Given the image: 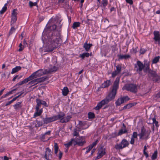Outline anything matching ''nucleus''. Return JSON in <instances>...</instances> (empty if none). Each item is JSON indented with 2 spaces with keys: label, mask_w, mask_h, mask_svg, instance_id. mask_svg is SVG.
I'll list each match as a JSON object with an SVG mask.
<instances>
[{
  "label": "nucleus",
  "mask_w": 160,
  "mask_h": 160,
  "mask_svg": "<svg viewBox=\"0 0 160 160\" xmlns=\"http://www.w3.org/2000/svg\"><path fill=\"white\" fill-rule=\"evenodd\" d=\"M57 26L53 25L50 27V29L53 31L49 32L47 35L46 45L48 52H52L60 44L61 41L60 32L56 30Z\"/></svg>",
  "instance_id": "nucleus-1"
},
{
  "label": "nucleus",
  "mask_w": 160,
  "mask_h": 160,
  "mask_svg": "<svg viewBox=\"0 0 160 160\" xmlns=\"http://www.w3.org/2000/svg\"><path fill=\"white\" fill-rule=\"evenodd\" d=\"M119 78H116L114 81L111 90L108 95L106 98L102 100L100 102L98 103L94 109L98 110L100 109L102 106L108 104L110 101L114 99L117 92V90L119 87Z\"/></svg>",
  "instance_id": "nucleus-2"
},
{
  "label": "nucleus",
  "mask_w": 160,
  "mask_h": 160,
  "mask_svg": "<svg viewBox=\"0 0 160 160\" xmlns=\"http://www.w3.org/2000/svg\"><path fill=\"white\" fill-rule=\"evenodd\" d=\"M143 64L140 61H138L137 63L134 65V69L136 72L140 75H142V72L143 70L144 72H147L149 70V66L150 65V62L146 60H144Z\"/></svg>",
  "instance_id": "nucleus-3"
},
{
  "label": "nucleus",
  "mask_w": 160,
  "mask_h": 160,
  "mask_svg": "<svg viewBox=\"0 0 160 160\" xmlns=\"http://www.w3.org/2000/svg\"><path fill=\"white\" fill-rule=\"evenodd\" d=\"M122 89L134 93H136L138 91L137 86L133 84H126L122 88Z\"/></svg>",
  "instance_id": "nucleus-4"
},
{
  "label": "nucleus",
  "mask_w": 160,
  "mask_h": 160,
  "mask_svg": "<svg viewBox=\"0 0 160 160\" xmlns=\"http://www.w3.org/2000/svg\"><path fill=\"white\" fill-rule=\"evenodd\" d=\"M129 144V142L125 139H123L119 144H116L114 148L118 150H122V149L128 147Z\"/></svg>",
  "instance_id": "nucleus-5"
},
{
  "label": "nucleus",
  "mask_w": 160,
  "mask_h": 160,
  "mask_svg": "<svg viewBox=\"0 0 160 160\" xmlns=\"http://www.w3.org/2000/svg\"><path fill=\"white\" fill-rule=\"evenodd\" d=\"M147 72H148V76L153 81L157 82L159 80V78L156 73L155 72L150 70V66H149V70L147 71Z\"/></svg>",
  "instance_id": "nucleus-6"
},
{
  "label": "nucleus",
  "mask_w": 160,
  "mask_h": 160,
  "mask_svg": "<svg viewBox=\"0 0 160 160\" xmlns=\"http://www.w3.org/2000/svg\"><path fill=\"white\" fill-rule=\"evenodd\" d=\"M130 99L128 96L121 97L118 98L115 102L116 106H119L121 104L128 101Z\"/></svg>",
  "instance_id": "nucleus-7"
},
{
  "label": "nucleus",
  "mask_w": 160,
  "mask_h": 160,
  "mask_svg": "<svg viewBox=\"0 0 160 160\" xmlns=\"http://www.w3.org/2000/svg\"><path fill=\"white\" fill-rule=\"evenodd\" d=\"M54 153L56 156L58 157V159L60 160L62 158L63 153L59 150L58 144L56 143H54Z\"/></svg>",
  "instance_id": "nucleus-8"
},
{
  "label": "nucleus",
  "mask_w": 160,
  "mask_h": 160,
  "mask_svg": "<svg viewBox=\"0 0 160 160\" xmlns=\"http://www.w3.org/2000/svg\"><path fill=\"white\" fill-rule=\"evenodd\" d=\"M48 74L47 70H43L42 69H39L37 71L33 73L32 74H33V77L34 78H36L38 77H40L44 74Z\"/></svg>",
  "instance_id": "nucleus-9"
},
{
  "label": "nucleus",
  "mask_w": 160,
  "mask_h": 160,
  "mask_svg": "<svg viewBox=\"0 0 160 160\" xmlns=\"http://www.w3.org/2000/svg\"><path fill=\"white\" fill-rule=\"evenodd\" d=\"M154 37L153 39L154 43L160 45V32L158 31H154L153 32Z\"/></svg>",
  "instance_id": "nucleus-10"
},
{
  "label": "nucleus",
  "mask_w": 160,
  "mask_h": 160,
  "mask_svg": "<svg viewBox=\"0 0 160 160\" xmlns=\"http://www.w3.org/2000/svg\"><path fill=\"white\" fill-rule=\"evenodd\" d=\"M17 11V10L16 9H13L12 11L11 15V25L12 26H13L14 24L17 21V16L18 14Z\"/></svg>",
  "instance_id": "nucleus-11"
},
{
  "label": "nucleus",
  "mask_w": 160,
  "mask_h": 160,
  "mask_svg": "<svg viewBox=\"0 0 160 160\" xmlns=\"http://www.w3.org/2000/svg\"><path fill=\"white\" fill-rule=\"evenodd\" d=\"M76 139L77 145L79 146H82L86 142L84 137H79L76 138Z\"/></svg>",
  "instance_id": "nucleus-12"
},
{
  "label": "nucleus",
  "mask_w": 160,
  "mask_h": 160,
  "mask_svg": "<svg viewBox=\"0 0 160 160\" xmlns=\"http://www.w3.org/2000/svg\"><path fill=\"white\" fill-rule=\"evenodd\" d=\"M33 74H31V75H30L28 77V78H25L22 81L19 82L16 85H18V86H20L21 85L23 84L26 83L27 82H28V81L33 79L34 78L33 77Z\"/></svg>",
  "instance_id": "nucleus-13"
},
{
  "label": "nucleus",
  "mask_w": 160,
  "mask_h": 160,
  "mask_svg": "<svg viewBox=\"0 0 160 160\" xmlns=\"http://www.w3.org/2000/svg\"><path fill=\"white\" fill-rule=\"evenodd\" d=\"M46 151L45 152L44 158L47 160H49L52 158V154L51 150L48 148H46Z\"/></svg>",
  "instance_id": "nucleus-14"
},
{
  "label": "nucleus",
  "mask_w": 160,
  "mask_h": 160,
  "mask_svg": "<svg viewBox=\"0 0 160 160\" xmlns=\"http://www.w3.org/2000/svg\"><path fill=\"white\" fill-rule=\"evenodd\" d=\"M43 123L47 124L49 123L54 121L53 116L50 117H47L45 118H42Z\"/></svg>",
  "instance_id": "nucleus-15"
},
{
  "label": "nucleus",
  "mask_w": 160,
  "mask_h": 160,
  "mask_svg": "<svg viewBox=\"0 0 160 160\" xmlns=\"http://www.w3.org/2000/svg\"><path fill=\"white\" fill-rule=\"evenodd\" d=\"M105 153V150L104 149H101L98 152V155L96 157L95 159H98L101 158Z\"/></svg>",
  "instance_id": "nucleus-16"
},
{
  "label": "nucleus",
  "mask_w": 160,
  "mask_h": 160,
  "mask_svg": "<svg viewBox=\"0 0 160 160\" xmlns=\"http://www.w3.org/2000/svg\"><path fill=\"white\" fill-rule=\"evenodd\" d=\"M146 130L143 128H142L141 130V132L138 134V135L140 137V139H143V137L146 135Z\"/></svg>",
  "instance_id": "nucleus-17"
},
{
  "label": "nucleus",
  "mask_w": 160,
  "mask_h": 160,
  "mask_svg": "<svg viewBox=\"0 0 160 160\" xmlns=\"http://www.w3.org/2000/svg\"><path fill=\"white\" fill-rule=\"evenodd\" d=\"M110 84V80H107L104 82L101 86V87L102 88H106L108 87Z\"/></svg>",
  "instance_id": "nucleus-18"
},
{
  "label": "nucleus",
  "mask_w": 160,
  "mask_h": 160,
  "mask_svg": "<svg viewBox=\"0 0 160 160\" xmlns=\"http://www.w3.org/2000/svg\"><path fill=\"white\" fill-rule=\"evenodd\" d=\"M92 46V44H88L87 42H86L84 44L83 48L86 51L88 52Z\"/></svg>",
  "instance_id": "nucleus-19"
},
{
  "label": "nucleus",
  "mask_w": 160,
  "mask_h": 160,
  "mask_svg": "<svg viewBox=\"0 0 160 160\" xmlns=\"http://www.w3.org/2000/svg\"><path fill=\"white\" fill-rule=\"evenodd\" d=\"M71 118V117L70 116L68 115L66 117H65L64 116L63 117V119L61 120L60 121L62 123L68 122Z\"/></svg>",
  "instance_id": "nucleus-20"
},
{
  "label": "nucleus",
  "mask_w": 160,
  "mask_h": 160,
  "mask_svg": "<svg viewBox=\"0 0 160 160\" xmlns=\"http://www.w3.org/2000/svg\"><path fill=\"white\" fill-rule=\"evenodd\" d=\"M65 116V114L64 113H61L60 114H58L57 115L53 116L54 121L58 119H60V120L63 119V117Z\"/></svg>",
  "instance_id": "nucleus-21"
},
{
  "label": "nucleus",
  "mask_w": 160,
  "mask_h": 160,
  "mask_svg": "<svg viewBox=\"0 0 160 160\" xmlns=\"http://www.w3.org/2000/svg\"><path fill=\"white\" fill-rule=\"evenodd\" d=\"M92 53L89 54L88 52L83 53L82 54H80L79 57L81 58L82 59H84L85 57H88L89 56H91Z\"/></svg>",
  "instance_id": "nucleus-22"
},
{
  "label": "nucleus",
  "mask_w": 160,
  "mask_h": 160,
  "mask_svg": "<svg viewBox=\"0 0 160 160\" xmlns=\"http://www.w3.org/2000/svg\"><path fill=\"white\" fill-rule=\"evenodd\" d=\"M36 112L34 113L33 116V118H35L36 117L40 115L42 112V109H39L38 110L36 109Z\"/></svg>",
  "instance_id": "nucleus-23"
},
{
  "label": "nucleus",
  "mask_w": 160,
  "mask_h": 160,
  "mask_svg": "<svg viewBox=\"0 0 160 160\" xmlns=\"http://www.w3.org/2000/svg\"><path fill=\"white\" fill-rule=\"evenodd\" d=\"M36 102H37V105L36 107V109L38 110L40 109L39 107L42 105L41 100L38 98H37L36 99Z\"/></svg>",
  "instance_id": "nucleus-24"
},
{
  "label": "nucleus",
  "mask_w": 160,
  "mask_h": 160,
  "mask_svg": "<svg viewBox=\"0 0 160 160\" xmlns=\"http://www.w3.org/2000/svg\"><path fill=\"white\" fill-rule=\"evenodd\" d=\"M69 92L68 88L67 87H64L62 90V93L63 95L66 96Z\"/></svg>",
  "instance_id": "nucleus-25"
},
{
  "label": "nucleus",
  "mask_w": 160,
  "mask_h": 160,
  "mask_svg": "<svg viewBox=\"0 0 160 160\" xmlns=\"http://www.w3.org/2000/svg\"><path fill=\"white\" fill-rule=\"evenodd\" d=\"M21 68L20 66H17L15 68H14L12 69V71L11 72L12 74H13L16 73V72H18L19 70H20Z\"/></svg>",
  "instance_id": "nucleus-26"
},
{
  "label": "nucleus",
  "mask_w": 160,
  "mask_h": 160,
  "mask_svg": "<svg viewBox=\"0 0 160 160\" xmlns=\"http://www.w3.org/2000/svg\"><path fill=\"white\" fill-rule=\"evenodd\" d=\"M128 131L126 129H121L119 130L118 134V136L121 135L124 133H127Z\"/></svg>",
  "instance_id": "nucleus-27"
},
{
  "label": "nucleus",
  "mask_w": 160,
  "mask_h": 160,
  "mask_svg": "<svg viewBox=\"0 0 160 160\" xmlns=\"http://www.w3.org/2000/svg\"><path fill=\"white\" fill-rule=\"evenodd\" d=\"M46 78H45L44 77H42L40 78H38L37 79H35L37 84L42 82H43L44 81Z\"/></svg>",
  "instance_id": "nucleus-28"
},
{
  "label": "nucleus",
  "mask_w": 160,
  "mask_h": 160,
  "mask_svg": "<svg viewBox=\"0 0 160 160\" xmlns=\"http://www.w3.org/2000/svg\"><path fill=\"white\" fill-rule=\"evenodd\" d=\"M134 105L132 103H130L127 104L125 106L121 109V110H122L125 109H128L131 108Z\"/></svg>",
  "instance_id": "nucleus-29"
},
{
  "label": "nucleus",
  "mask_w": 160,
  "mask_h": 160,
  "mask_svg": "<svg viewBox=\"0 0 160 160\" xmlns=\"http://www.w3.org/2000/svg\"><path fill=\"white\" fill-rule=\"evenodd\" d=\"M130 56L129 55H120L119 56V59H126L130 58Z\"/></svg>",
  "instance_id": "nucleus-30"
},
{
  "label": "nucleus",
  "mask_w": 160,
  "mask_h": 160,
  "mask_svg": "<svg viewBox=\"0 0 160 160\" xmlns=\"http://www.w3.org/2000/svg\"><path fill=\"white\" fill-rule=\"evenodd\" d=\"M21 102H18V103H16L14 105V107L15 109L16 110H17L19 108H21L22 107L21 104Z\"/></svg>",
  "instance_id": "nucleus-31"
},
{
  "label": "nucleus",
  "mask_w": 160,
  "mask_h": 160,
  "mask_svg": "<svg viewBox=\"0 0 160 160\" xmlns=\"http://www.w3.org/2000/svg\"><path fill=\"white\" fill-rule=\"evenodd\" d=\"M57 69V67L54 66L52 68H50L49 70H47V72H48V73H49L52 72L56 71Z\"/></svg>",
  "instance_id": "nucleus-32"
},
{
  "label": "nucleus",
  "mask_w": 160,
  "mask_h": 160,
  "mask_svg": "<svg viewBox=\"0 0 160 160\" xmlns=\"http://www.w3.org/2000/svg\"><path fill=\"white\" fill-rule=\"evenodd\" d=\"M158 154V152L157 150L154 151V153L152 154V160H154L156 159L157 158Z\"/></svg>",
  "instance_id": "nucleus-33"
},
{
  "label": "nucleus",
  "mask_w": 160,
  "mask_h": 160,
  "mask_svg": "<svg viewBox=\"0 0 160 160\" xmlns=\"http://www.w3.org/2000/svg\"><path fill=\"white\" fill-rule=\"evenodd\" d=\"M80 24V23L78 22H74L73 23L72 27L73 29H75L76 28L79 27Z\"/></svg>",
  "instance_id": "nucleus-34"
},
{
  "label": "nucleus",
  "mask_w": 160,
  "mask_h": 160,
  "mask_svg": "<svg viewBox=\"0 0 160 160\" xmlns=\"http://www.w3.org/2000/svg\"><path fill=\"white\" fill-rule=\"evenodd\" d=\"M6 4H5L3 7L2 9L0 11L1 14H3L7 10V7L6 6Z\"/></svg>",
  "instance_id": "nucleus-35"
},
{
  "label": "nucleus",
  "mask_w": 160,
  "mask_h": 160,
  "mask_svg": "<svg viewBox=\"0 0 160 160\" xmlns=\"http://www.w3.org/2000/svg\"><path fill=\"white\" fill-rule=\"evenodd\" d=\"M160 58V57L159 56H157L155 57L153 60L152 61V62L153 63H157Z\"/></svg>",
  "instance_id": "nucleus-36"
},
{
  "label": "nucleus",
  "mask_w": 160,
  "mask_h": 160,
  "mask_svg": "<svg viewBox=\"0 0 160 160\" xmlns=\"http://www.w3.org/2000/svg\"><path fill=\"white\" fill-rule=\"evenodd\" d=\"M88 118H89L92 119L94 118L95 115L93 113L89 112L88 113Z\"/></svg>",
  "instance_id": "nucleus-37"
},
{
  "label": "nucleus",
  "mask_w": 160,
  "mask_h": 160,
  "mask_svg": "<svg viewBox=\"0 0 160 160\" xmlns=\"http://www.w3.org/2000/svg\"><path fill=\"white\" fill-rule=\"evenodd\" d=\"M152 124H155L157 127H158L159 126L158 122L156 121V119L155 118H152Z\"/></svg>",
  "instance_id": "nucleus-38"
},
{
  "label": "nucleus",
  "mask_w": 160,
  "mask_h": 160,
  "mask_svg": "<svg viewBox=\"0 0 160 160\" xmlns=\"http://www.w3.org/2000/svg\"><path fill=\"white\" fill-rule=\"evenodd\" d=\"M28 84L31 85L32 86H33L37 84L35 79H34L29 82L28 83Z\"/></svg>",
  "instance_id": "nucleus-39"
},
{
  "label": "nucleus",
  "mask_w": 160,
  "mask_h": 160,
  "mask_svg": "<svg viewBox=\"0 0 160 160\" xmlns=\"http://www.w3.org/2000/svg\"><path fill=\"white\" fill-rule=\"evenodd\" d=\"M138 134L137 132H133L132 134V138H137L138 136Z\"/></svg>",
  "instance_id": "nucleus-40"
},
{
  "label": "nucleus",
  "mask_w": 160,
  "mask_h": 160,
  "mask_svg": "<svg viewBox=\"0 0 160 160\" xmlns=\"http://www.w3.org/2000/svg\"><path fill=\"white\" fill-rule=\"evenodd\" d=\"M72 142V144H73L74 145H77V140L76 138L75 139H72L71 140Z\"/></svg>",
  "instance_id": "nucleus-41"
},
{
  "label": "nucleus",
  "mask_w": 160,
  "mask_h": 160,
  "mask_svg": "<svg viewBox=\"0 0 160 160\" xmlns=\"http://www.w3.org/2000/svg\"><path fill=\"white\" fill-rule=\"evenodd\" d=\"M37 2H36L33 3V2H32L31 1H30L29 2V5L30 7H32L33 6H35L37 5Z\"/></svg>",
  "instance_id": "nucleus-42"
},
{
  "label": "nucleus",
  "mask_w": 160,
  "mask_h": 160,
  "mask_svg": "<svg viewBox=\"0 0 160 160\" xmlns=\"http://www.w3.org/2000/svg\"><path fill=\"white\" fill-rule=\"evenodd\" d=\"M37 123L36 125L37 127H40L44 124L43 122L41 121H37Z\"/></svg>",
  "instance_id": "nucleus-43"
},
{
  "label": "nucleus",
  "mask_w": 160,
  "mask_h": 160,
  "mask_svg": "<svg viewBox=\"0 0 160 160\" xmlns=\"http://www.w3.org/2000/svg\"><path fill=\"white\" fill-rule=\"evenodd\" d=\"M121 67L119 65H118L116 66V70H115L116 71L118 72L119 73L121 71Z\"/></svg>",
  "instance_id": "nucleus-44"
},
{
  "label": "nucleus",
  "mask_w": 160,
  "mask_h": 160,
  "mask_svg": "<svg viewBox=\"0 0 160 160\" xmlns=\"http://www.w3.org/2000/svg\"><path fill=\"white\" fill-rule=\"evenodd\" d=\"M102 3L104 7H105L107 5L108 1L107 0H103L102 2Z\"/></svg>",
  "instance_id": "nucleus-45"
},
{
  "label": "nucleus",
  "mask_w": 160,
  "mask_h": 160,
  "mask_svg": "<svg viewBox=\"0 0 160 160\" xmlns=\"http://www.w3.org/2000/svg\"><path fill=\"white\" fill-rule=\"evenodd\" d=\"M147 51V50L146 49L144 48H141L140 50V54H144Z\"/></svg>",
  "instance_id": "nucleus-46"
},
{
  "label": "nucleus",
  "mask_w": 160,
  "mask_h": 160,
  "mask_svg": "<svg viewBox=\"0 0 160 160\" xmlns=\"http://www.w3.org/2000/svg\"><path fill=\"white\" fill-rule=\"evenodd\" d=\"M88 149V150L86 151V153L87 154L90 152V151L92 149V148L91 146H89L86 148H84L83 149Z\"/></svg>",
  "instance_id": "nucleus-47"
},
{
  "label": "nucleus",
  "mask_w": 160,
  "mask_h": 160,
  "mask_svg": "<svg viewBox=\"0 0 160 160\" xmlns=\"http://www.w3.org/2000/svg\"><path fill=\"white\" fill-rule=\"evenodd\" d=\"M98 142V140H97L95 141L94 142H93L92 144L90 145L89 146H91L92 148L93 147L95 146L97 144Z\"/></svg>",
  "instance_id": "nucleus-48"
},
{
  "label": "nucleus",
  "mask_w": 160,
  "mask_h": 160,
  "mask_svg": "<svg viewBox=\"0 0 160 160\" xmlns=\"http://www.w3.org/2000/svg\"><path fill=\"white\" fill-rule=\"evenodd\" d=\"M15 30V28L14 27H12L11 29L10 30V32H9V34H12L13 33V32H14Z\"/></svg>",
  "instance_id": "nucleus-49"
},
{
  "label": "nucleus",
  "mask_w": 160,
  "mask_h": 160,
  "mask_svg": "<svg viewBox=\"0 0 160 160\" xmlns=\"http://www.w3.org/2000/svg\"><path fill=\"white\" fill-rule=\"evenodd\" d=\"M72 142L71 141H70L68 143L65 144L64 145L66 146V147L67 148H68L70 146H71L72 145Z\"/></svg>",
  "instance_id": "nucleus-50"
},
{
  "label": "nucleus",
  "mask_w": 160,
  "mask_h": 160,
  "mask_svg": "<svg viewBox=\"0 0 160 160\" xmlns=\"http://www.w3.org/2000/svg\"><path fill=\"white\" fill-rule=\"evenodd\" d=\"M78 135L79 133L77 132V129H75L73 132V136H78Z\"/></svg>",
  "instance_id": "nucleus-51"
},
{
  "label": "nucleus",
  "mask_w": 160,
  "mask_h": 160,
  "mask_svg": "<svg viewBox=\"0 0 160 160\" xmlns=\"http://www.w3.org/2000/svg\"><path fill=\"white\" fill-rule=\"evenodd\" d=\"M41 102H42L41 103L42 105H44V106L46 107H47L48 106V104L45 101H43L42 100H41Z\"/></svg>",
  "instance_id": "nucleus-52"
},
{
  "label": "nucleus",
  "mask_w": 160,
  "mask_h": 160,
  "mask_svg": "<svg viewBox=\"0 0 160 160\" xmlns=\"http://www.w3.org/2000/svg\"><path fill=\"white\" fill-rule=\"evenodd\" d=\"M147 122L149 124H152V118H150L147 121Z\"/></svg>",
  "instance_id": "nucleus-53"
},
{
  "label": "nucleus",
  "mask_w": 160,
  "mask_h": 160,
  "mask_svg": "<svg viewBox=\"0 0 160 160\" xmlns=\"http://www.w3.org/2000/svg\"><path fill=\"white\" fill-rule=\"evenodd\" d=\"M118 73H119L118 72L116 71H115L112 72V77L114 78L115 77Z\"/></svg>",
  "instance_id": "nucleus-54"
},
{
  "label": "nucleus",
  "mask_w": 160,
  "mask_h": 160,
  "mask_svg": "<svg viewBox=\"0 0 160 160\" xmlns=\"http://www.w3.org/2000/svg\"><path fill=\"white\" fill-rule=\"evenodd\" d=\"M16 90V89H13L11 91H10L7 93V94L8 96L9 95H10V94H12L13 93V92L14 91H15Z\"/></svg>",
  "instance_id": "nucleus-55"
},
{
  "label": "nucleus",
  "mask_w": 160,
  "mask_h": 160,
  "mask_svg": "<svg viewBox=\"0 0 160 160\" xmlns=\"http://www.w3.org/2000/svg\"><path fill=\"white\" fill-rule=\"evenodd\" d=\"M135 138L131 137V139L130 141L131 144L133 145L134 143Z\"/></svg>",
  "instance_id": "nucleus-56"
},
{
  "label": "nucleus",
  "mask_w": 160,
  "mask_h": 160,
  "mask_svg": "<svg viewBox=\"0 0 160 160\" xmlns=\"http://www.w3.org/2000/svg\"><path fill=\"white\" fill-rule=\"evenodd\" d=\"M126 2L130 5L133 4V1L132 0H125Z\"/></svg>",
  "instance_id": "nucleus-57"
},
{
  "label": "nucleus",
  "mask_w": 160,
  "mask_h": 160,
  "mask_svg": "<svg viewBox=\"0 0 160 160\" xmlns=\"http://www.w3.org/2000/svg\"><path fill=\"white\" fill-rule=\"evenodd\" d=\"M22 44L21 43H20L19 45V47H20L19 49H18V51L19 52H21L22 51L23 49V48H22Z\"/></svg>",
  "instance_id": "nucleus-58"
},
{
  "label": "nucleus",
  "mask_w": 160,
  "mask_h": 160,
  "mask_svg": "<svg viewBox=\"0 0 160 160\" xmlns=\"http://www.w3.org/2000/svg\"><path fill=\"white\" fill-rule=\"evenodd\" d=\"M8 96L7 94H5L2 96L1 97V98H0V99H2L3 98H6Z\"/></svg>",
  "instance_id": "nucleus-59"
},
{
  "label": "nucleus",
  "mask_w": 160,
  "mask_h": 160,
  "mask_svg": "<svg viewBox=\"0 0 160 160\" xmlns=\"http://www.w3.org/2000/svg\"><path fill=\"white\" fill-rule=\"evenodd\" d=\"M12 103V101L11 100L9 102H7L6 104H5V106H8L9 105H10L11 103Z\"/></svg>",
  "instance_id": "nucleus-60"
},
{
  "label": "nucleus",
  "mask_w": 160,
  "mask_h": 160,
  "mask_svg": "<svg viewBox=\"0 0 160 160\" xmlns=\"http://www.w3.org/2000/svg\"><path fill=\"white\" fill-rule=\"evenodd\" d=\"M50 131H48V132H46L45 133V134L43 135V137H44L45 135H50Z\"/></svg>",
  "instance_id": "nucleus-61"
},
{
  "label": "nucleus",
  "mask_w": 160,
  "mask_h": 160,
  "mask_svg": "<svg viewBox=\"0 0 160 160\" xmlns=\"http://www.w3.org/2000/svg\"><path fill=\"white\" fill-rule=\"evenodd\" d=\"M138 48V47L136 48L135 49H133V51L134 53H136L138 52V51L137 50V49Z\"/></svg>",
  "instance_id": "nucleus-62"
},
{
  "label": "nucleus",
  "mask_w": 160,
  "mask_h": 160,
  "mask_svg": "<svg viewBox=\"0 0 160 160\" xmlns=\"http://www.w3.org/2000/svg\"><path fill=\"white\" fill-rule=\"evenodd\" d=\"M156 97L157 98H160V92L156 95Z\"/></svg>",
  "instance_id": "nucleus-63"
},
{
  "label": "nucleus",
  "mask_w": 160,
  "mask_h": 160,
  "mask_svg": "<svg viewBox=\"0 0 160 160\" xmlns=\"http://www.w3.org/2000/svg\"><path fill=\"white\" fill-rule=\"evenodd\" d=\"M3 159L4 160H9V158L6 156L4 157Z\"/></svg>",
  "instance_id": "nucleus-64"
}]
</instances>
